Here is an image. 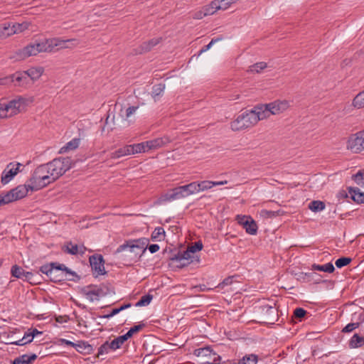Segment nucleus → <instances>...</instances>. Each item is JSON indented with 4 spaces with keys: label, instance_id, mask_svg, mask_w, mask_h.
<instances>
[{
    "label": "nucleus",
    "instance_id": "nucleus-1",
    "mask_svg": "<svg viewBox=\"0 0 364 364\" xmlns=\"http://www.w3.org/2000/svg\"><path fill=\"white\" fill-rule=\"evenodd\" d=\"M264 116L260 112L258 105L252 109L242 112L230 122V129L234 132H239L250 129L255 126Z\"/></svg>",
    "mask_w": 364,
    "mask_h": 364
},
{
    "label": "nucleus",
    "instance_id": "nucleus-2",
    "mask_svg": "<svg viewBox=\"0 0 364 364\" xmlns=\"http://www.w3.org/2000/svg\"><path fill=\"white\" fill-rule=\"evenodd\" d=\"M28 181L31 191H38L53 182L46 164L38 166Z\"/></svg>",
    "mask_w": 364,
    "mask_h": 364
},
{
    "label": "nucleus",
    "instance_id": "nucleus-3",
    "mask_svg": "<svg viewBox=\"0 0 364 364\" xmlns=\"http://www.w3.org/2000/svg\"><path fill=\"white\" fill-rule=\"evenodd\" d=\"M80 293L90 301H98L101 298L114 294L113 289L109 285L102 284L100 285H88L80 289Z\"/></svg>",
    "mask_w": 364,
    "mask_h": 364
},
{
    "label": "nucleus",
    "instance_id": "nucleus-4",
    "mask_svg": "<svg viewBox=\"0 0 364 364\" xmlns=\"http://www.w3.org/2000/svg\"><path fill=\"white\" fill-rule=\"evenodd\" d=\"M47 277L51 282L55 283L65 279L73 282H78L80 279V276L75 272L68 268L65 264L58 263L53 267L50 274H48Z\"/></svg>",
    "mask_w": 364,
    "mask_h": 364
},
{
    "label": "nucleus",
    "instance_id": "nucleus-5",
    "mask_svg": "<svg viewBox=\"0 0 364 364\" xmlns=\"http://www.w3.org/2000/svg\"><path fill=\"white\" fill-rule=\"evenodd\" d=\"M46 164L50 171V177L54 182L72 167V160L69 157H60L55 159Z\"/></svg>",
    "mask_w": 364,
    "mask_h": 364
},
{
    "label": "nucleus",
    "instance_id": "nucleus-6",
    "mask_svg": "<svg viewBox=\"0 0 364 364\" xmlns=\"http://www.w3.org/2000/svg\"><path fill=\"white\" fill-rule=\"evenodd\" d=\"M258 107L260 112L264 116L262 117L264 119L272 114H278L284 112L289 108V103L287 100H276L270 103L259 105Z\"/></svg>",
    "mask_w": 364,
    "mask_h": 364
},
{
    "label": "nucleus",
    "instance_id": "nucleus-7",
    "mask_svg": "<svg viewBox=\"0 0 364 364\" xmlns=\"http://www.w3.org/2000/svg\"><path fill=\"white\" fill-rule=\"evenodd\" d=\"M347 148L358 153L364 150V130L351 135L347 142Z\"/></svg>",
    "mask_w": 364,
    "mask_h": 364
},
{
    "label": "nucleus",
    "instance_id": "nucleus-8",
    "mask_svg": "<svg viewBox=\"0 0 364 364\" xmlns=\"http://www.w3.org/2000/svg\"><path fill=\"white\" fill-rule=\"evenodd\" d=\"M168 142L169 139L165 137L138 143V153H144L151 149H156Z\"/></svg>",
    "mask_w": 364,
    "mask_h": 364
},
{
    "label": "nucleus",
    "instance_id": "nucleus-9",
    "mask_svg": "<svg viewBox=\"0 0 364 364\" xmlns=\"http://www.w3.org/2000/svg\"><path fill=\"white\" fill-rule=\"evenodd\" d=\"M236 220L240 225L245 230L246 232L254 235L257 232V225L256 222L250 217L247 215H237Z\"/></svg>",
    "mask_w": 364,
    "mask_h": 364
},
{
    "label": "nucleus",
    "instance_id": "nucleus-10",
    "mask_svg": "<svg viewBox=\"0 0 364 364\" xmlns=\"http://www.w3.org/2000/svg\"><path fill=\"white\" fill-rule=\"evenodd\" d=\"M89 261L93 274H95V277H98L99 275H104L106 274L104 266L105 261L103 257L101 255L95 254L90 256Z\"/></svg>",
    "mask_w": 364,
    "mask_h": 364
},
{
    "label": "nucleus",
    "instance_id": "nucleus-11",
    "mask_svg": "<svg viewBox=\"0 0 364 364\" xmlns=\"http://www.w3.org/2000/svg\"><path fill=\"white\" fill-rule=\"evenodd\" d=\"M261 314L263 322L267 323H274L278 317L277 309L269 304H265L261 306Z\"/></svg>",
    "mask_w": 364,
    "mask_h": 364
},
{
    "label": "nucleus",
    "instance_id": "nucleus-12",
    "mask_svg": "<svg viewBox=\"0 0 364 364\" xmlns=\"http://www.w3.org/2000/svg\"><path fill=\"white\" fill-rule=\"evenodd\" d=\"M22 166L21 163H9L1 175V183L3 184L8 183L18 172L19 168Z\"/></svg>",
    "mask_w": 364,
    "mask_h": 364
},
{
    "label": "nucleus",
    "instance_id": "nucleus-13",
    "mask_svg": "<svg viewBox=\"0 0 364 364\" xmlns=\"http://www.w3.org/2000/svg\"><path fill=\"white\" fill-rule=\"evenodd\" d=\"M6 82H11L14 86L26 87L29 85L30 82L25 71L16 72L14 74L6 78Z\"/></svg>",
    "mask_w": 364,
    "mask_h": 364
},
{
    "label": "nucleus",
    "instance_id": "nucleus-14",
    "mask_svg": "<svg viewBox=\"0 0 364 364\" xmlns=\"http://www.w3.org/2000/svg\"><path fill=\"white\" fill-rule=\"evenodd\" d=\"M53 51L64 48H73L79 44L75 38L62 39L60 38H52Z\"/></svg>",
    "mask_w": 364,
    "mask_h": 364
},
{
    "label": "nucleus",
    "instance_id": "nucleus-15",
    "mask_svg": "<svg viewBox=\"0 0 364 364\" xmlns=\"http://www.w3.org/2000/svg\"><path fill=\"white\" fill-rule=\"evenodd\" d=\"M26 104L27 100L21 96H19L17 98L9 101V103L5 105V107L10 113V115L12 117L17 114L20 112L21 107L26 105Z\"/></svg>",
    "mask_w": 364,
    "mask_h": 364
},
{
    "label": "nucleus",
    "instance_id": "nucleus-16",
    "mask_svg": "<svg viewBox=\"0 0 364 364\" xmlns=\"http://www.w3.org/2000/svg\"><path fill=\"white\" fill-rule=\"evenodd\" d=\"M136 333V324H134L124 335L119 336L117 338L112 340L110 343L112 350H114L121 347V346L131 338L134 333Z\"/></svg>",
    "mask_w": 364,
    "mask_h": 364
},
{
    "label": "nucleus",
    "instance_id": "nucleus-17",
    "mask_svg": "<svg viewBox=\"0 0 364 364\" xmlns=\"http://www.w3.org/2000/svg\"><path fill=\"white\" fill-rule=\"evenodd\" d=\"M136 247V240H132L126 241L125 243L119 245L118 248L114 252V255H119L121 253H124L122 256H129V254L134 253V248Z\"/></svg>",
    "mask_w": 364,
    "mask_h": 364
},
{
    "label": "nucleus",
    "instance_id": "nucleus-18",
    "mask_svg": "<svg viewBox=\"0 0 364 364\" xmlns=\"http://www.w3.org/2000/svg\"><path fill=\"white\" fill-rule=\"evenodd\" d=\"M183 198L181 186L174 188L170 191L161 196L160 200L162 202L172 201L174 200L180 199Z\"/></svg>",
    "mask_w": 364,
    "mask_h": 364
},
{
    "label": "nucleus",
    "instance_id": "nucleus-19",
    "mask_svg": "<svg viewBox=\"0 0 364 364\" xmlns=\"http://www.w3.org/2000/svg\"><path fill=\"white\" fill-rule=\"evenodd\" d=\"M37 54L34 43L26 46L16 52V55L18 60H23L30 56L36 55Z\"/></svg>",
    "mask_w": 364,
    "mask_h": 364
},
{
    "label": "nucleus",
    "instance_id": "nucleus-20",
    "mask_svg": "<svg viewBox=\"0 0 364 364\" xmlns=\"http://www.w3.org/2000/svg\"><path fill=\"white\" fill-rule=\"evenodd\" d=\"M34 44L38 54L42 52L50 53L53 51L52 38L35 42Z\"/></svg>",
    "mask_w": 364,
    "mask_h": 364
},
{
    "label": "nucleus",
    "instance_id": "nucleus-21",
    "mask_svg": "<svg viewBox=\"0 0 364 364\" xmlns=\"http://www.w3.org/2000/svg\"><path fill=\"white\" fill-rule=\"evenodd\" d=\"M135 144L127 145L122 148H120L113 152L112 158L117 159L121 156H124L130 154H134L135 153Z\"/></svg>",
    "mask_w": 364,
    "mask_h": 364
},
{
    "label": "nucleus",
    "instance_id": "nucleus-22",
    "mask_svg": "<svg viewBox=\"0 0 364 364\" xmlns=\"http://www.w3.org/2000/svg\"><path fill=\"white\" fill-rule=\"evenodd\" d=\"M29 190L31 191L29 188V181H28V184L19 185L11 189L16 200L24 198L28 194Z\"/></svg>",
    "mask_w": 364,
    "mask_h": 364
},
{
    "label": "nucleus",
    "instance_id": "nucleus-23",
    "mask_svg": "<svg viewBox=\"0 0 364 364\" xmlns=\"http://www.w3.org/2000/svg\"><path fill=\"white\" fill-rule=\"evenodd\" d=\"M226 183H228L227 181H203L200 182H198L199 192L210 189L215 186H221V185H225Z\"/></svg>",
    "mask_w": 364,
    "mask_h": 364
},
{
    "label": "nucleus",
    "instance_id": "nucleus-24",
    "mask_svg": "<svg viewBox=\"0 0 364 364\" xmlns=\"http://www.w3.org/2000/svg\"><path fill=\"white\" fill-rule=\"evenodd\" d=\"M348 193L350 194L351 199L356 203H364V193L361 192L358 188L349 187Z\"/></svg>",
    "mask_w": 364,
    "mask_h": 364
},
{
    "label": "nucleus",
    "instance_id": "nucleus-25",
    "mask_svg": "<svg viewBox=\"0 0 364 364\" xmlns=\"http://www.w3.org/2000/svg\"><path fill=\"white\" fill-rule=\"evenodd\" d=\"M37 358V355L31 353V355L24 354L15 358L12 364H31Z\"/></svg>",
    "mask_w": 364,
    "mask_h": 364
},
{
    "label": "nucleus",
    "instance_id": "nucleus-26",
    "mask_svg": "<svg viewBox=\"0 0 364 364\" xmlns=\"http://www.w3.org/2000/svg\"><path fill=\"white\" fill-rule=\"evenodd\" d=\"M44 69L42 67L31 68L25 71L28 78L30 77L32 81L37 80L43 75Z\"/></svg>",
    "mask_w": 364,
    "mask_h": 364
},
{
    "label": "nucleus",
    "instance_id": "nucleus-27",
    "mask_svg": "<svg viewBox=\"0 0 364 364\" xmlns=\"http://www.w3.org/2000/svg\"><path fill=\"white\" fill-rule=\"evenodd\" d=\"M219 0H213L209 4L203 7V12L205 15L209 16L214 14L218 10H220Z\"/></svg>",
    "mask_w": 364,
    "mask_h": 364
},
{
    "label": "nucleus",
    "instance_id": "nucleus-28",
    "mask_svg": "<svg viewBox=\"0 0 364 364\" xmlns=\"http://www.w3.org/2000/svg\"><path fill=\"white\" fill-rule=\"evenodd\" d=\"M75 348L77 351L82 354H89L93 350L92 346L85 341H78L77 343H75Z\"/></svg>",
    "mask_w": 364,
    "mask_h": 364
},
{
    "label": "nucleus",
    "instance_id": "nucleus-29",
    "mask_svg": "<svg viewBox=\"0 0 364 364\" xmlns=\"http://www.w3.org/2000/svg\"><path fill=\"white\" fill-rule=\"evenodd\" d=\"M161 40V38H155L148 41L144 42L140 46V53H141L149 51L153 47L159 44Z\"/></svg>",
    "mask_w": 364,
    "mask_h": 364
},
{
    "label": "nucleus",
    "instance_id": "nucleus-30",
    "mask_svg": "<svg viewBox=\"0 0 364 364\" xmlns=\"http://www.w3.org/2000/svg\"><path fill=\"white\" fill-rule=\"evenodd\" d=\"M352 106L356 109L364 108V90L354 97Z\"/></svg>",
    "mask_w": 364,
    "mask_h": 364
},
{
    "label": "nucleus",
    "instance_id": "nucleus-31",
    "mask_svg": "<svg viewBox=\"0 0 364 364\" xmlns=\"http://www.w3.org/2000/svg\"><path fill=\"white\" fill-rule=\"evenodd\" d=\"M166 232L162 227H157L151 233V240L153 241L160 242L164 240Z\"/></svg>",
    "mask_w": 364,
    "mask_h": 364
},
{
    "label": "nucleus",
    "instance_id": "nucleus-32",
    "mask_svg": "<svg viewBox=\"0 0 364 364\" xmlns=\"http://www.w3.org/2000/svg\"><path fill=\"white\" fill-rule=\"evenodd\" d=\"M311 269L325 272L328 273H332L334 272L335 268L332 263L328 262L323 265L314 264L311 266Z\"/></svg>",
    "mask_w": 364,
    "mask_h": 364
},
{
    "label": "nucleus",
    "instance_id": "nucleus-33",
    "mask_svg": "<svg viewBox=\"0 0 364 364\" xmlns=\"http://www.w3.org/2000/svg\"><path fill=\"white\" fill-rule=\"evenodd\" d=\"M79 144L80 139L74 138L60 149V153L63 154L68 151L74 150L79 146Z\"/></svg>",
    "mask_w": 364,
    "mask_h": 364
},
{
    "label": "nucleus",
    "instance_id": "nucleus-34",
    "mask_svg": "<svg viewBox=\"0 0 364 364\" xmlns=\"http://www.w3.org/2000/svg\"><path fill=\"white\" fill-rule=\"evenodd\" d=\"M136 111V107H135V106H129V107L126 108L124 111L122 108L120 110V116L122 117V118L124 120L129 122H130L129 118L131 117V116L132 114H134L135 113Z\"/></svg>",
    "mask_w": 364,
    "mask_h": 364
},
{
    "label": "nucleus",
    "instance_id": "nucleus-35",
    "mask_svg": "<svg viewBox=\"0 0 364 364\" xmlns=\"http://www.w3.org/2000/svg\"><path fill=\"white\" fill-rule=\"evenodd\" d=\"M364 345V337L360 336L358 334L355 333L349 342V346L350 348H358L361 347Z\"/></svg>",
    "mask_w": 364,
    "mask_h": 364
},
{
    "label": "nucleus",
    "instance_id": "nucleus-36",
    "mask_svg": "<svg viewBox=\"0 0 364 364\" xmlns=\"http://www.w3.org/2000/svg\"><path fill=\"white\" fill-rule=\"evenodd\" d=\"M171 260L173 262L176 263V267L179 268L184 267L186 266H188L190 264V262H188L187 259L182 258V257L178 255V253L174 255L172 257H171Z\"/></svg>",
    "mask_w": 364,
    "mask_h": 364
},
{
    "label": "nucleus",
    "instance_id": "nucleus-37",
    "mask_svg": "<svg viewBox=\"0 0 364 364\" xmlns=\"http://www.w3.org/2000/svg\"><path fill=\"white\" fill-rule=\"evenodd\" d=\"M213 353L210 347L200 348L194 350V355L198 357H211Z\"/></svg>",
    "mask_w": 364,
    "mask_h": 364
},
{
    "label": "nucleus",
    "instance_id": "nucleus-38",
    "mask_svg": "<svg viewBox=\"0 0 364 364\" xmlns=\"http://www.w3.org/2000/svg\"><path fill=\"white\" fill-rule=\"evenodd\" d=\"M16 200V199L15 198L14 193L12 192L11 190L10 191L7 192L4 196L0 195V205L8 204L9 203H11V202H14Z\"/></svg>",
    "mask_w": 364,
    "mask_h": 364
},
{
    "label": "nucleus",
    "instance_id": "nucleus-39",
    "mask_svg": "<svg viewBox=\"0 0 364 364\" xmlns=\"http://www.w3.org/2000/svg\"><path fill=\"white\" fill-rule=\"evenodd\" d=\"M16 200V199L15 198L14 193L12 192L11 190L10 191L7 192L4 196L0 195V205L8 204L9 203H11V202H14Z\"/></svg>",
    "mask_w": 364,
    "mask_h": 364
},
{
    "label": "nucleus",
    "instance_id": "nucleus-40",
    "mask_svg": "<svg viewBox=\"0 0 364 364\" xmlns=\"http://www.w3.org/2000/svg\"><path fill=\"white\" fill-rule=\"evenodd\" d=\"M267 66L264 62L256 63L254 65L249 67L247 71L252 73H259Z\"/></svg>",
    "mask_w": 364,
    "mask_h": 364
},
{
    "label": "nucleus",
    "instance_id": "nucleus-41",
    "mask_svg": "<svg viewBox=\"0 0 364 364\" xmlns=\"http://www.w3.org/2000/svg\"><path fill=\"white\" fill-rule=\"evenodd\" d=\"M325 207V203L320 200H313L309 205V208L313 212L321 211Z\"/></svg>",
    "mask_w": 364,
    "mask_h": 364
},
{
    "label": "nucleus",
    "instance_id": "nucleus-42",
    "mask_svg": "<svg viewBox=\"0 0 364 364\" xmlns=\"http://www.w3.org/2000/svg\"><path fill=\"white\" fill-rule=\"evenodd\" d=\"M129 306H131L130 304H124L119 308L113 309L109 314L100 316L99 317L103 318H110L111 317L115 316L116 314H119L120 311L129 308Z\"/></svg>",
    "mask_w": 364,
    "mask_h": 364
},
{
    "label": "nucleus",
    "instance_id": "nucleus-43",
    "mask_svg": "<svg viewBox=\"0 0 364 364\" xmlns=\"http://www.w3.org/2000/svg\"><path fill=\"white\" fill-rule=\"evenodd\" d=\"M257 356L255 354L246 355L239 360L238 364H257Z\"/></svg>",
    "mask_w": 364,
    "mask_h": 364
},
{
    "label": "nucleus",
    "instance_id": "nucleus-44",
    "mask_svg": "<svg viewBox=\"0 0 364 364\" xmlns=\"http://www.w3.org/2000/svg\"><path fill=\"white\" fill-rule=\"evenodd\" d=\"M11 275L18 279H23L26 271L18 265H14L11 270Z\"/></svg>",
    "mask_w": 364,
    "mask_h": 364
},
{
    "label": "nucleus",
    "instance_id": "nucleus-45",
    "mask_svg": "<svg viewBox=\"0 0 364 364\" xmlns=\"http://www.w3.org/2000/svg\"><path fill=\"white\" fill-rule=\"evenodd\" d=\"M352 179L355 182L356 184L360 186H364V169L360 170L355 174L352 176Z\"/></svg>",
    "mask_w": 364,
    "mask_h": 364
},
{
    "label": "nucleus",
    "instance_id": "nucleus-46",
    "mask_svg": "<svg viewBox=\"0 0 364 364\" xmlns=\"http://www.w3.org/2000/svg\"><path fill=\"white\" fill-rule=\"evenodd\" d=\"M2 29L5 34V38L16 33L15 31H14L13 25H11V23L6 22L2 23Z\"/></svg>",
    "mask_w": 364,
    "mask_h": 364
},
{
    "label": "nucleus",
    "instance_id": "nucleus-47",
    "mask_svg": "<svg viewBox=\"0 0 364 364\" xmlns=\"http://www.w3.org/2000/svg\"><path fill=\"white\" fill-rule=\"evenodd\" d=\"M110 350H113L112 347L109 341H106L98 348L97 355L99 357L100 355L108 353Z\"/></svg>",
    "mask_w": 364,
    "mask_h": 364
},
{
    "label": "nucleus",
    "instance_id": "nucleus-48",
    "mask_svg": "<svg viewBox=\"0 0 364 364\" xmlns=\"http://www.w3.org/2000/svg\"><path fill=\"white\" fill-rule=\"evenodd\" d=\"M66 250L65 252L72 255H76L79 253V247L77 245L73 244L71 242H68L65 245Z\"/></svg>",
    "mask_w": 364,
    "mask_h": 364
},
{
    "label": "nucleus",
    "instance_id": "nucleus-49",
    "mask_svg": "<svg viewBox=\"0 0 364 364\" xmlns=\"http://www.w3.org/2000/svg\"><path fill=\"white\" fill-rule=\"evenodd\" d=\"M29 24L30 23L28 22H23L21 23H14L12 25H13L14 31H15L16 33H21L23 31L28 29Z\"/></svg>",
    "mask_w": 364,
    "mask_h": 364
},
{
    "label": "nucleus",
    "instance_id": "nucleus-50",
    "mask_svg": "<svg viewBox=\"0 0 364 364\" xmlns=\"http://www.w3.org/2000/svg\"><path fill=\"white\" fill-rule=\"evenodd\" d=\"M153 299V296L150 294L144 295L138 301V306H145L150 304L151 301Z\"/></svg>",
    "mask_w": 364,
    "mask_h": 364
},
{
    "label": "nucleus",
    "instance_id": "nucleus-51",
    "mask_svg": "<svg viewBox=\"0 0 364 364\" xmlns=\"http://www.w3.org/2000/svg\"><path fill=\"white\" fill-rule=\"evenodd\" d=\"M351 258L350 257H341V258H338L336 262H335V264L336 266L338 267V268H342L346 265H348V264L350 263L351 262Z\"/></svg>",
    "mask_w": 364,
    "mask_h": 364
},
{
    "label": "nucleus",
    "instance_id": "nucleus-52",
    "mask_svg": "<svg viewBox=\"0 0 364 364\" xmlns=\"http://www.w3.org/2000/svg\"><path fill=\"white\" fill-rule=\"evenodd\" d=\"M57 264V262H50L49 264H44L40 267V271L46 274H50L53 267Z\"/></svg>",
    "mask_w": 364,
    "mask_h": 364
},
{
    "label": "nucleus",
    "instance_id": "nucleus-53",
    "mask_svg": "<svg viewBox=\"0 0 364 364\" xmlns=\"http://www.w3.org/2000/svg\"><path fill=\"white\" fill-rule=\"evenodd\" d=\"M306 314L307 311L303 308H296L294 311V317L299 319V321H301V319L306 315Z\"/></svg>",
    "mask_w": 364,
    "mask_h": 364
},
{
    "label": "nucleus",
    "instance_id": "nucleus-54",
    "mask_svg": "<svg viewBox=\"0 0 364 364\" xmlns=\"http://www.w3.org/2000/svg\"><path fill=\"white\" fill-rule=\"evenodd\" d=\"M203 248V244L201 241L196 242L192 245L188 247L189 252H191L193 255H194L196 252L201 250Z\"/></svg>",
    "mask_w": 364,
    "mask_h": 364
},
{
    "label": "nucleus",
    "instance_id": "nucleus-55",
    "mask_svg": "<svg viewBox=\"0 0 364 364\" xmlns=\"http://www.w3.org/2000/svg\"><path fill=\"white\" fill-rule=\"evenodd\" d=\"M185 186L191 195L199 192L198 182H192Z\"/></svg>",
    "mask_w": 364,
    "mask_h": 364
},
{
    "label": "nucleus",
    "instance_id": "nucleus-56",
    "mask_svg": "<svg viewBox=\"0 0 364 364\" xmlns=\"http://www.w3.org/2000/svg\"><path fill=\"white\" fill-rule=\"evenodd\" d=\"M178 254L180 255L182 258L186 259L190 262V263L193 262L194 255L191 252H189L188 249L183 252H178Z\"/></svg>",
    "mask_w": 364,
    "mask_h": 364
},
{
    "label": "nucleus",
    "instance_id": "nucleus-57",
    "mask_svg": "<svg viewBox=\"0 0 364 364\" xmlns=\"http://www.w3.org/2000/svg\"><path fill=\"white\" fill-rule=\"evenodd\" d=\"M149 240L146 238H140L138 239V248H143L142 254L140 255V257L142 256L144 253H145L147 247L149 245L148 244Z\"/></svg>",
    "mask_w": 364,
    "mask_h": 364
},
{
    "label": "nucleus",
    "instance_id": "nucleus-58",
    "mask_svg": "<svg viewBox=\"0 0 364 364\" xmlns=\"http://www.w3.org/2000/svg\"><path fill=\"white\" fill-rule=\"evenodd\" d=\"M359 323H350L347 324L342 330L343 333H350L352 332L355 328H358Z\"/></svg>",
    "mask_w": 364,
    "mask_h": 364
},
{
    "label": "nucleus",
    "instance_id": "nucleus-59",
    "mask_svg": "<svg viewBox=\"0 0 364 364\" xmlns=\"http://www.w3.org/2000/svg\"><path fill=\"white\" fill-rule=\"evenodd\" d=\"M164 89L165 85L164 84L160 83L154 86L152 92L155 96H157L159 95L161 92H163Z\"/></svg>",
    "mask_w": 364,
    "mask_h": 364
},
{
    "label": "nucleus",
    "instance_id": "nucleus-60",
    "mask_svg": "<svg viewBox=\"0 0 364 364\" xmlns=\"http://www.w3.org/2000/svg\"><path fill=\"white\" fill-rule=\"evenodd\" d=\"M221 39H222V38H213V39H212V40L210 41V42L208 45H206V46H203V47L201 48V50H200V52H199V55H200L201 53H204V52L207 51L208 50H209V49L211 48V46H212L215 43H216L217 41H220V40H221Z\"/></svg>",
    "mask_w": 364,
    "mask_h": 364
},
{
    "label": "nucleus",
    "instance_id": "nucleus-61",
    "mask_svg": "<svg viewBox=\"0 0 364 364\" xmlns=\"http://www.w3.org/2000/svg\"><path fill=\"white\" fill-rule=\"evenodd\" d=\"M220 7L222 10L227 9L232 4L230 0H219Z\"/></svg>",
    "mask_w": 364,
    "mask_h": 364
},
{
    "label": "nucleus",
    "instance_id": "nucleus-62",
    "mask_svg": "<svg viewBox=\"0 0 364 364\" xmlns=\"http://www.w3.org/2000/svg\"><path fill=\"white\" fill-rule=\"evenodd\" d=\"M233 282V277H228L225 278L221 283L219 284L218 287L223 288L225 286L230 285Z\"/></svg>",
    "mask_w": 364,
    "mask_h": 364
},
{
    "label": "nucleus",
    "instance_id": "nucleus-63",
    "mask_svg": "<svg viewBox=\"0 0 364 364\" xmlns=\"http://www.w3.org/2000/svg\"><path fill=\"white\" fill-rule=\"evenodd\" d=\"M10 117L11 116L10 115V113L9 112L6 107L0 108V119H4Z\"/></svg>",
    "mask_w": 364,
    "mask_h": 364
},
{
    "label": "nucleus",
    "instance_id": "nucleus-64",
    "mask_svg": "<svg viewBox=\"0 0 364 364\" xmlns=\"http://www.w3.org/2000/svg\"><path fill=\"white\" fill-rule=\"evenodd\" d=\"M213 360L210 361H205L204 364H220V356L218 355L216 353H213Z\"/></svg>",
    "mask_w": 364,
    "mask_h": 364
}]
</instances>
